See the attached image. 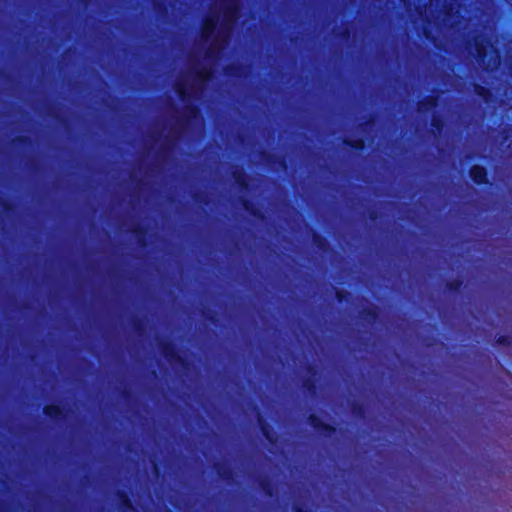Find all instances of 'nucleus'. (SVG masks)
<instances>
[{
    "label": "nucleus",
    "mask_w": 512,
    "mask_h": 512,
    "mask_svg": "<svg viewBox=\"0 0 512 512\" xmlns=\"http://www.w3.org/2000/svg\"><path fill=\"white\" fill-rule=\"evenodd\" d=\"M130 232L137 239V243L139 244V246H141V247L147 246L148 230L145 226L140 225V224L134 225L131 228Z\"/></svg>",
    "instance_id": "nucleus-14"
},
{
    "label": "nucleus",
    "mask_w": 512,
    "mask_h": 512,
    "mask_svg": "<svg viewBox=\"0 0 512 512\" xmlns=\"http://www.w3.org/2000/svg\"><path fill=\"white\" fill-rule=\"evenodd\" d=\"M217 26V20L214 18H205L201 27V37L203 39L210 38Z\"/></svg>",
    "instance_id": "nucleus-16"
},
{
    "label": "nucleus",
    "mask_w": 512,
    "mask_h": 512,
    "mask_svg": "<svg viewBox=\"0 0 512 512\" xmlns=\"http://www.w3.org/2000/svg\"><path fill=\"white\" fill-rule=\"evenodd\" d=\"M240 203L242 208L254 218L258 220H263L265 218L263 211L259 209L251 199L241 198Z\"/></svg>",
    "instance_id": "nucleus-13"
},
{
    "label": "nucleus",
    "mask_w": 512,
    "mask_h": 512,
    "mask_svg": "<svg viewBox=\"0 0 512 512\" xmlns=\"http://www.w3.org/2000/svg\"><path fill=\"white\" fill-rule=\"evenodd\" d=\"M236 15H237V8H236V6H234V5L226 6L225 13H224L225 20H229L231 18H235Z\"/></svg>",
    "instance_id": "nucleus-30"
},
{
    "label": "nucleus",
    "mask_w": 512,
    "mask_h": 512,
    "mask_svg": "<svg viewBox=\"0 0 512 512\" xmlns=\"http://www.w3.org/2000/svg\"><path fill=\"white\" fill-rule=\"evenodd\" d=\"M204 318L212 324H217V322H218L217 314L212 311H208L207 313H205Z\"/></svg>",
    "instance_id": "nucleus-34"
},
{
    "label": "nucleus",
    "mask_w": 512,
    "mask_h": 512,
    "mask_svg": "<svg viewBox=\"0 0 512 512\" xmlns=\"http://www.w3.org/2000/svg\"><path fill=\"white\" fill-rule=\"evenodd\" d=\"M293 512H313L311 509L304 507L301 504L293 505Z\"/></svg>",
    "instance_id": "nucleus-36"
},
{
    "label": "nucleus",
    "mask_w": 512,
    "mask_h": 512,
    "mask_svg": "<svg viewBox=\"0 0 512 512\" xmlns=\"http://www.w3.org/2000/svg\"><path fill=\"white\" fill-rule=\"evenodd\" d=\"M307 422L318 435L324 438H331L337 433V427L335 425L322 421V419L314 413L309 414Z\"/></svg>",
    "instance_id": "nucleus-2"
},
{
    "label": "nucleus",
    "mask_w": 512,
    "mask_h": 512,
    "mask_svg": "<svg viewBox=\"0 0 512 512\" xmlns=\"http://www.w3.org/2000/svg\"><path fill=\"white\" fill-rule=\"evenodd\" d=\"M45 417L55 423H59L66 418V409L60 404H46L43 407Z\"/></svg>",
    "instance_id": "nucleus-6"
},
{
    "label": "nucleus",
    "mask_w": 512,
    "mask_h": 512,
    "mask_svg": "<svg viewBox=\"0 0 512 512\" xmlns=\"http://www.w3.org/2000/svg\"><path fill=\"white\" fill-rule=\"evenodd\" d=\"M239 71V67L236 65H228L225 67L224 72L228 76H235Z\"/></svg>",
    "instance_id": "nucleus-33"
},
{
    "label": "nucleus",
    "mask_w": 512,
    "mask_h": 512,
    "mask_svg": "<svg viewBox=\"0 0 512 512\" xmlns=\"http://www.w3.org/2000/svg\"><path fill=\"white\" fill-rule=\"evenodd\" d=\"M378 218H379V213H378V211H377V210H371V211L369 212V219H370L371 221H376Z\"/></svg>",
    "instance_id": "nucleus-38"
},
{
    "label": "nucleus",
    "mask_w": 512,
    "mask_h": 512,
    "mask_svg": "<svg viewBox=\"0 0 512 512\" xmlns=\"http://www.w3.org/2000/svg\"><path fill=\"white\" fill-rule=\"evenodd\" d=\"M351 413L354 417L364 419L366 416V407L361 402H353L350 406Z\"/></svg>",
    "instance_id": "nucleus-21"
},
{
    "label": "nucleus",
    "mask_w": 512,
    "mask_h": 512,
    "mask_svg": "<svg viewBox=\"0 0 512 512\" xmlns=\"http://www.w3.org/2000/svg\"><path fill=\"white\" fill-rule=\"evenodd\" d=\"M12 144L20 147H28L32 144V138L28 135H18L13 138Z\"/></svg>",
    "instance_id": "nucleus-24"
},
{
    "label": "nucleus",
    "mask_w": 512,
    "mask_h": 512,
    "mask_svg": "<svg viewBox=\"0 0 512 512\" xmlns=\"http://www.w3.org/2000/svg\"><path fill=\"white\" fill-rule=\"evenodd\" d=\"M232 178L240 191L248 192L250 190V178L242 169H236L232 172Z\"/></svg>",
    "instance_id": "nucleus-10"
},
{
    "label": "nucleus",
    "mask_w": 512,
    "mask_h": 512,
    "mask_svg": "<svg viewBox=\"0 0 512 512\" xmlns=\"http://www.w3.org/2000/svg\"><path fill=\"white\" fill-rule=\"evenodd\" d=\"M211 74H212L211 70H209L207 68H201V69L196 71V77L201 79V80H208V79H210Z\"/></svg>",
    "instance_id": "nucleus-31"
},
{
    "label": "nucleus",
    "mask_w": 512,
    "mask_h": 512,
    "mask_svg": "<svg viewBox=\"0 0 512 512\" xmlns=\"http://www.w3.org/2000/svg\"><path fill=\"white\" fill-rule=\"evenodd\" d=\"M438 106L437 95L429 94L417 103V110L420 113H427Z\"/></svg>",
    "instance_id": "nucleus-12"
},
{
    "label": "nucleus",
    "mask_w": 512,
    "mask_h": 512,
    "mask_svg": "<svg viewBox=\"0 0 512 512\" xmlns=\"http://www.w3.org/2000/svg\"><path fill=\"white\" fill-rule=\"evenodd\" d=\"M306 371L309 374V377L302 380V388L310 396H315L318 392V384L315 379V376L318 374V370L316 366L310 364L306 367Z\"/></svg>",
    "instance_id": "nucleus-5"
},
{
    "label": "nucleus",
    "mask_w": 512,
    "mask_h": 512,
    "mask_svg": "<svg viewBox=\"0 0 512 512\" xmlns=\"http://www.w3.org/2000/svg\"><path fill=\"white\" fill-rule=\"evenodd\" d=\"M342 143L345 147L355 151H363L366 148V141L363 137L344 138Z\"/></svg>",
    "instance_id": "nucleus-17"
},
{
    "label": "nucleus",
    "mask_w": 512,
    "mask_h": 512,
    "mask_svg": "<svg viewBox=\"0 0 512 512\" xmlns=\"http://www.w3.org/2000/svg\"><path fill=\"white\" fill-rule=\"evenodd\" d=\"M337 36L344 40H348L351 36V31L348 27H345L337 34Z\"/></svg>",
    "instance_id": "nucleus-35"
},
{
    "label": "nucleus",
    "mask_w": 512,
    "mask_h": 512,
    "mask_svg": "<svg viewBox=\"0 0 512 512\" xmlns=\"http://www.w3.org/2000/svg\"><path fill=\"white\" fill-rule=\"evenodd\" d=\"M132 327L133 330L138 334L142 335L145 331L146 325L142 318L135 316L132 318Z\"/></svg>",
    "instance_id": "nucleus-25"
},
{
    "label": "nucleus",
    "mask_w": 512,
    "mask_h": 512,
    "mask_svg": "<svg viewBox=\"0 0 512 512\" xmlns=\"http://www.w3.org/2000/svg\"><path fill=\"white\" fill-rule=\"evenodd\" d=\"M313 245L322 252H327L330 249L328 239L320 233L314 232L312 235Z\"/></svg>",
    "instance_id": "nucleus-19"
},
{
    "label": "nucleus",
    "mask_w": 512,
    "mask_h": 512,
    "mask_svg": "<svg viewBox=\"0 0 512 512\" xmlns=\"http://www.w3.org/2000/svg\"><path fill=\"white\" fill-rule=\"evenodd\" d=\"M469 177L471 181L478 186L491 185L489 172L483 165L474 164L469 168Z\"/></svg>",
    "instance_id": "nucleus-3"
},
{
    "label": "nucleus",
    "mask_w": 512,
    "mask_h": 512,
    "mask_svg": "<svg viewBox=\"0 0 512 512\" xmlns=\"http://www.w3.org/2000/svg\"><path fill=\"white\" fill-rule=\"evenodd\" d=\"M158 348L162 356L171 365H179L183 369H188L190 366L189 361L179 354L176 344L170 340H162L158 343Z\"/></svg>",
    "instance_id": "nucleus-1"
},
{
    "label": "nucleus",
    "mask_w": 512,
    "mask_h": 512,
    "mask_svg": "<svg viewBox=\"0 0 512 512\" xmlns=\"http://www.w3.org/2000/svg\"><path fill=\"white\" fill-rule=\"evenodd\" d=\"M116 495H117V498L119 501V509L122 512L135 511V506H134L133 500L128 491L118 490Z\"/></svg>",
    "instance_id": "nucleus-11"
},
{
    "label": "nucleus",
    "mask_w": 512,
    "mask_h": 512,
    "mask_svg": "<svg viewBox=\"0 0 512 512\" xmlns=\"http://www.w3.org/2000/svg\"><path fill=\"white\" fill-rule=\"evenodd\" d=\"M177 96L182 100L186 101L189 97L187 87L183 82H176L174 86Z\"/></svg>",
    "instance_id": "nucleus-23"
},
{
    "label": "nucleus",
    "mask_w": 512,
    "mask_h": 512,
    "mask_svg": "<svg viewBox=\"0 0 512 512\" xmlns=\"http://www.w3.org/2000/svg\"><path fill=\"white\" fill-rule=\"evenodd\" d=\"M359 316L367 324H376L380 320V308L376 305L367 306L359 312Z\"/></svg>",
    "instance_id": "nucleus-8"
},
{
    "label": "nucleus",
    "mask_w": 512,
    "mask_h": 512,
    "mask_svg": "<svg viewBox=\"0 0 512 512\" xmlns=\"http://www.w3.org/2000/svg\"><path fill=\"white\" fill-rule=\"evenodd\" d=\"M0 206L5 213H11L14 210L13 203L8 200H1Z\"/></svg>",
    "instance_id": "nucleus-32"
},
{
    "label": "nucleus",
    "mask_w": 512,
    "mask_h": 512,
    "mask_svg": "<svg viewBox=\"0 0 512 512\" xmlns=\"http://www.w3.org/2000/svg\"><path fill=\"white\" fill-rule=\"evenodd\" d=\"M193 198H194V200H195L196 202L204 203V204H207V203H208V202H207V200H206V197H204V196H203L202 194H200V193L195 194Z\"/></svg>",
    "instance_id": "nucleus-37"
},
{
    "label": "nucleus",
    "mask_w": 512,
    "mask_h": 512,
    "mask_svg": "<svg viewBox=\"0 0 512 512\" xmlns=\"http://www.w3.org/2000/svg\"><path fill=\"white\" fill-rule=\"evenodd\" d=\"M259 428L263 437L271 444L275 445L278 441L277 433L267 420L259 414L257 417Z\"/></svg>",
    "instance_id": "nucleus-7"
},
{
    "label": "nucleus",
    "mask_w": 512,
    "mask_h": 512,
    "mask_svg": "<svg viewBox=\"0 0 512 512\" xmlns=\"http://www.w3.org/2000/svg\"><path fill=\"white\" fill-rule=\"evenodd\" d=\"M476 57L480 64H486L488 57V48L492 47L489 38L483 35H477L474 39Z\"/></svg>",
    "instance_id": "nucleus-4"
},
{
    "label": "nucleus",
    "mask_w": 512,
    "mask_h": 512,
    "mask_svg": "<svg viewBox=\"0 0 512 512\" xmlns=\"http://www.w3.org/2000/svg\"><path fill=\"white\" fill-rule=\"evenodd\" d=\"M473 91L476 96L480 97L486 103L490 102L493 97V93L490 88L478 83L474 84Z\"/></svg>",
    "instance_id": "nucleus-18"
},
{
    "label": "nucleus",
    "mask_w": 512,
    "mask_h": 512,
    "mask_svg": "<svg viewBox=\"0 0 512 512\" xmlns=\"http://www.w3.org/2000/svg\"><path fill=\"white\" fill-rule=\"evenodd\" d=\"M464 288V280L462 277H456L451 280H448L445 283V290L453 295H458Z\"/></svg>",
    "instance_id": "nucleus-15"
},
{
    "label": "nucleus",
    "mask_w": 512,
    "mask_h": 512,
    "mask_svg": "<svg viewBox=\"0 0 512 512\" xmlns=\"http://www.w3.org/2000/svg\"><path fill=\"white\" fill-rule=\"evenodd\" d=\"M263 158L269 164H278L282 168L287 167L285 159H280L274 154H264Z\"/></svg>",
    "instance_id": "nucleus-26"
},
{
    "label": "nucleus",
    "mask_w": 512,
    "mask_h": 512,
    "mask_svg": "<svg viewBox=\"0 0 512 512\" xmlns=\"http://www.w3.org/2000/svg\"><path fill=\"white\" fill-rule=\"evenodd\" d=\"M212 50V47L208 48L207 54L210 55V52Z\"/></svg>",
    "instance_id": "nucleus-40"
},
{
    "label": "nucleus",
    "mask_w": 512,
    "mask_h": 512,
    "mask_svg": "<svg viewBox=\"0 0 512 512\" xmlns=\"http://www.w3.org/2000/svg\"><path fill=\"white\" fill-rule=\"evenodd\" d=\"M218 477L228 483V484H232L235 480V472L233 470V468L225 463H222V462H216L214 465H213Z\"/></svg>",
    "instance_id": "nucleus-9"
},
{
    "label": "nucleus",
    "mask_w": 512,
    "mask_h": 512,
    "mask_svg": "<svg viewBox=\"0 0 512 512\" xmlns=\"http://www.w3.org/2000/svg\"><path fill=\"white\" fill-rule=\"evenodd\" d=\"M430 124H431L433 133H437V134L442 133V131L445 127V121H444L443 117L439 114L433 115Z\"/></svg>",
    "instance_id": "nucleus-20"
},
{
    "label": "nucleus",
    "mask_w": 512,
    "mask_h": 512,
    "mask_svg": "<svg viewBox=\"0 0 512 512\" xmlns=\"http://www.w3.org/2000/svg\"><path fill=\"white\" fill-rule=\"evenodd\" d=\"M258 485L260 489L264 492L267 496L273 495V485L271 480L268 477H263L258 481Z\"/></svg>",
    "instance_id": "nucleus-22"
},
{
    "label": "nucleus",
    "mask_w": 512,
    "mask_h": 512,
    "mask_svg": "<svg viewBox=\"0 0 512 512\" xmlns=\"http://www.w3.org/2000/svg\"><path fill=\"white\" fill-rule=\"evenodd\" d=\"M121 395L123 398L128 399L131 396V392L129 390H123Z\"/></svg>",
    "instance_id": "nucleus-39"
},
{
    "label": "nucleus",
    "mask_w": 512,
    "mask_h": 512,
    "mask_svg": "<svg viewBox=\"0 0 512 512\" xmlns=\"http://www.w3.org/2000/svg\"><path fill=\"white\" fill-rule=\"evenodd\" d=\"M495 344L498 346H505V347L511 346L512 345V335H510V334L498 335L495 339Z\"/></svg>",
    "instance_id": "nucleus-27"
},
{
    "label": "nucleus",
    "mask_w": 512,
    "mask_h": 512,
    "mask_svg": "<svg viewBox=\"0 0 512 512\" xmlns=\"http://www.w3.org/2000/svg\"><path fill=\"white\" fill-rule=\"evenodd\" d=\"M351 298V294L343 289H336L335 290V299L338 303H344L349 301Z\"/></svg>",
    "instance_id": "nucleus-28"
},
{
    "label": "nucleus",
    "mask_w": 512,
    "mask_h": 512,
    "mask_svg": "<svg viewBox=\"0 0 512 512\" xmlns=\"http://www.w3.org/2000/svg\"><path fill=\"white\" fill-rule=\"evenodd\" d=\"M199 109L196 105L185 106V116L187 120L193 119L198 115Z\"/></svg>",
    "instance_id": "nucleus-29"
}]
</instances>
